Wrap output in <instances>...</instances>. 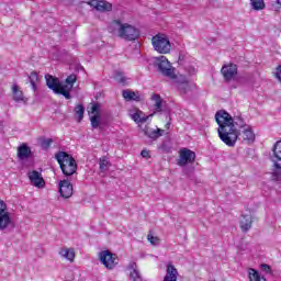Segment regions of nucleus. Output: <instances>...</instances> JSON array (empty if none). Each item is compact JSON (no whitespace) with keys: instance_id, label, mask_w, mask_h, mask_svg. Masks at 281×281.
Returning a JSON list of instances; mask_svg holds the SVG:
<instances>
[{"instance_id":"bb28decb","label":"nucleus","mask_w":281,"mask_h":281,"mask_svg":"<svg viewBox=\"0 0 281 281\" xmlns=\"http://www.w3.org/2000/svg\"><path fill=\"white\" fill-rule=\"evenodd\" d=\"M142 111L137 110L134 114H132V120L136 124H144V122H148V116H142Z\"/></svg>"},{"instance_id":"c756f323","label":"nucleus","mask_w":281,"mask_h":281,"mask_svg":"<svg viewBox=\"0 0 281 281\" xmlns=\"http://www.w3.org/2000/svg\"><path fill=\"white\" fill-rule=\"evenodd\" d=\"M75 115L78 116V122H82L85 119V106L82 104L76 105Z\"/></svg>"},{"instance_id":"dca6fc26","label":"nucleus","mask_w":281,"mask_h":281,"mask_svg":"<svg viewBox=\"0 0 281 281\" xmlns=\"http://www.w3.org/2000/svg\"><path fill=\"white\" fill-rule=\"evenodd\" d=\"M30 157H32V148H30L27 144L23 143L18 147V158L23 161L25 159H30Z\"/></svg>"},{"instance_id":"2f4dec72","label":"nucleus","mask_w":281,"mask_h":281,"mask_svg":"<svg viewBox=\"0 0 281 281\" xmlns=\"http://www.w3.org/2000/svg\"><path fill=\"white\" fill-rule=\"evenodd\" d=\"M52 144H54V139H52V138H43L41 140V148H43V150H49Z\"/></svg>"},{"instance_id":"f257e3e1","label":"nucleus","mask_w":281,"mask_h":281,"mask_svg":"<svg viewBox=\"0 0 281 281\" xmlns=\"http://www.w3.org/2000/svg\"><path fill=\"white\" fill-rule=\"evenodd\" d=\"M215 122L218 124V137L223 144L228 146V148H234V146H236L238 137H240V131H238V128L243 130L246 126H249L245 123L243 117L237 116L234 119L225 111L216 112ZM236 126L238 128H236Z\"/></svg>"},{"instance_id":"e433bc0d","label":"nucleus","mask_w":281,"mask_h":281,"mask_svg":"<svg viewBox=\"0 0 281 281\" xmlns=\"http://www.w3.org/2000/svg\"><path fill=\"white\" fill-rule=\"evenodd\" d=\"M147 240H149L150 245H159L160 239L157 236H153V234L147 235Z\"/></svg>"},{"instance_id":"aec40b11","label":"nucleus","mask_w":281,"mask_h":281,"mask_svg":"<svg viewBox=\"0 0 281 281\" xmlns=\"http://www.w3.org/2000/svg\"><path fill=\"white\" fill-rule=\"evenodd\" d=\"M272 161V172L271 179L272 181H281V160H271Z\"/></svg>"},{"instance_id":"a19ab883","label":"nucleus","mask_w":281,"mask_h":281,"mask_svg":"<svg viewBox=\"0 0 281 281\" xmlns=\"http://www.w3.org/2000/svg\"><path fill=\"white\" fill-rule=\"evenodd\" d=\"M278 5H281V0H277Z\"/></svg>"},{"instance_id":"f03ea898","label":"nucleus","mask_w":281,"mask_h":281,"mask_svg":"<svg viewBox=\"0 0 281 281\" xmlns=\"http://www.w3.org/2000/svg\"><path fill=\"white\" fill-rule=\"evenodd\" d=\"M45 80L50 91L57 95H64L66 100H71V89H74V85L78 82V77L74 74L68 76L65 80L66 85H63L58 78L52 75H46Z\"/></svg>"},{"instance_id":"7ed1b4c3","label":"nucleus","mask_w":281,"mask_h":281,"mask_svg":"<svg viewBox=\"0 0 281 281\" xmlns=\"http://www.w3.org/2000/svg\"><path fill=\"white\" fill-rule=\"evenodd\" d=\"M55 159L57 164H59V168L65 177H71L72 175H76V171L78 170V164L76 162L74 156L66 151H58L55 154Z\"/></svg>"},{"instance_id":"ddd939ff","label":"nucleus","mask_w":281,"mask_h":281,"mask_svg":"<svg viewBox=\"0 0 281 281\" xmlns=\"http://www.w3.org/2000/svg\"><path fill=\"white\" fill-rule=\"evenodd\" d=\"M27 177L31 181V184L34 186V188H45V179L41 175V172L36 170L29 171Z\"/></svg>"},{"instance_id":"393cba45","label":"nucleus","mask_w":281,"mask_h":281,"mask_svg":"<svg viewBox=\"0 0 281 281\" xmlns=\"http://www.w3.org/2000/svg\"><path fill=\"white\" fill-rule=\"evenodd\" d=\"M271 160L281 161V139L276 142L272 146V158Z\"/></svg>"},{"instance_id":"a211bd4d","label":"nucleus","mask_w":281,"mask_h":281,"mask_svg":"<svg viewBox=\"0 0 281 281\" xmlns=\"http://www.w3.org/2000/svg\"><path fill=\"white\" fill-rule=\"evenodd\" d=\"M122 27H124V24H122V22L120 20H113L109 24L108 31L110 32V34H116L120 38V36L122 34Z\"/></svg>"},{"instance_id":"ea45409f","label":"nucleus","mask_w":281,"mask_h":281,"mask_svg":"<svg viewBox=\"0 0 281 281\" xmlns=\"http://www.w3.org/2000/svg\"><path fill=\"white\" fill-rule=\"evenodd\" d=\"M262 271H266V273H271V266L263 263L261 265Z\"/></svg>"},{"instance_id":"2eb2a0df","label":"nucleus","mask_w":281,"mask_h":281,"mask_svg":"<svg viewBox=\"0 0 281 281\" xmlns=\"http://www.w3.org/2000/svg\"><path fill=\"white\" fill-rule=\"evenodd\" d=\"M179 278V271L172 263H167L166 276L162 281H177Z\"/></svg>"},{"instance_id":"0eeeda50","label":"nucleus","mask_w":281,"mask_h":281,"mask_svg":"<svg viewBox=\"0 0 281 281\" xmlns=\"http://www.w3.org/2000/svg\"><path fill=\"white\" fill-rule=\"evenodd\" d=\"M12 224V217H10V212H8V204L5 201L0 200V232L8 229Z\"/></svg>"},{"instance_id":"4468645a","label":"nucleus","mask_w":281,"mask_h":281,"mask_svg":"<svg viewBox=\"0 0 281 281\" xmlns=\"http://www.w3.org/2000/svg\"><path fill=\"white\" fill-rule=\"evenodd\" d=\"M239 137H241L246 144H254V142H256V134L249 125L239 132Z\"/></svg>"},{"instance_id":"cd10ccee","label":"nucleus","mask_w":281,"mask_h":281,"mask_svg":"<svg viewBox=\"0 0 281 281\" xmlns=\"http://www.w3.org/2000/svg\"><path fill=\"white\" fill-rule=\"evenodd\" d=\"M151 100H153V102H155V104H154L155 111H157L158 113H160V111H161V105L164 104V100L161 99V95H159V94H153V95H151Z\"/></svg>"},{"instance_id":"f8f14e48","label":"nucleus","mask_w":281,"mask_h":281,"mask_svg":"<svg viewBox=\"0 0 281 281\" xmlns=\"http://www.w3.org/2000/svg\"><path fill=\"white\" fill-rule=\"evenodd\" d=\"M59 194L63 199H71L74 196V184L69 180L59 181Z\"/></svg>"},{"instance_id":"c85d7f7f","label":"nucleus","mask_w":281,"mask_h":281,"mask_svg":"<svg viewBox=\"0 0 281 281\" xmlns=\"http://www.w3.org/2000/svg\"><path fill=\"white\" fill-rule=\"evenodd\" d=\"M30 85L33 91H36V83L38 82V74L36 71H32L29 76Z\"/></svg>"},{"instance_id":"f704fd0d","label":"nucleus","mask_w":281,"mask_h":281,"mask_svg":"<svg viewBox=\"0 0 281 281\" xmlns=\"http://www.w3.org/2000/svg\"><path fill=\"white\" fill-rule=\"evenodd\" d=\"M108 166H109V160L106 159V157H101L99 159V168H100V170H106Z\"/></svg>"},{"instance_id":"39448f33","label":"nucleus","mask_w":281,"mask_h":281,"mask_svg":"<svg viewBox=\"0 0 281 281\" xmlns=\"http://www.w3.org/2000/svg\"><path fill=\"white\" fill-rule=\"evenodd\" d=\"M156 63L162 76H166V78H170L171 80H175L177 78V75L175 74V69L166 56L161 55L157 57Z\"/></svg>"},{"instance_id":"4be33fe9","label":"nucleus","mask_w":281,"mask_h":281,"mask_svg":"<svg viewBox=\"0 0 281 281\" xmlns=\"http://www.w3.org/2000/svg\"><path fill=\"white\" fill-rule=\"evenodd\" d=\"M122 95L126 102H139L142 98L139 97V92H135L132 90H123Z\"/></svg>"},{"instance_id":"1a4fd4ad","label":"nucleus","mask_w":281,"mask_h":281,"mask_svg":"<svg viewBox=\"0 0 281 281\" xmlns=\"http://www.w3.org/2000/svg\"><path fill=\"white\" fill-rule=\"evenodd\" d=\"M196 161V153L192 149L181 148L179 150L178 166H188V164H194Z\"/></svg>"},{"instance_id":"4c0bfd02","label":"nucleus","mask_w":281,"mask_h":281,"mask_svg":"<svg viewBox=\"0 0 281 281\" xmlns=\"http://www.w3.org/2000/svg\"><path fill=\"white\" fill-rule=\"evenodd\" d=\"M274 78L281 82V65L276 68Z\"/></svg>"},{"instance_id":"9b49d317","label":"nucleus","mask_w":281,"mask_h":281,"mask_svg":"<svg viewBox=\"0 0 281 281\" xmlns=\"http://www.w3.org/2000/svg\"><path fill=\"white\" fill-rule=\"evenodd\" d=\"M88 4L97 9L98 12H111L113 10V4L105 0H90Z\"/></svg>"},{"instance_id":"58836bf2","label":"nucleus","mask_w":281,"mask_h":281,"mask_svg":"<svg viewBox=\"0 0 281 281\" xmlns=\"http://www.w3.org/2000/svg\"><path fill=\"white\" fill-rule=\"evenodd\" d=\"M142 157H144L145 159H150V151L143 149L140 151Z\"/></svg>"},{"instance_id":"c9c22d12","label":"nucleus","mask_w":281,"mask_h":281,"mask_svg":"<svg viewBox=\"0 0 281 281\" xmlns=\"http://www.w3.org/2000/svg\"><path fill=\"white\" fill-rule=\"evenodd\" d=\"M90 113L92 115H100V103H92L90 108Z\"/></svg>"},{"instance_id":"6ab92c4d","label":"nucleus","mask_w":281,"mask_h":281,"mask_svg":"<svg viewBox=\"0 0 281 281\" xmlns=\"http://www.w3.org/2000/svg\"><path fill=\"white\" fill-rule=\"evenodd\" d=\"M251 225H254V217L251 215H241L239 221L241 232L246 233L248 229H251Z\"/></svg>"},{"instance_id":"473e14b6","label":"nucleus","mask_w":281,"mask_h":281,"mask_svg":"<svg viewBox=\"0 0 281 281\" xmlns=\"http://www.w3.org/2000/svg\"><path fill=\"white\" fill-rule=\"evenodd\" d=\"M254 10H265V0H250Z\"/></svg>"},{"instance_id":"6e6552de","label":"nucleus","mask_w":281,"mask_h":281,"mask_svg":"<svg viewBox=\"0 0 281 281\" xmlns=\"http://www.w3.org/2000/svg\"><path fill=\"white\" fill-rule=\"evenodd\" d=\"M119 38H123L124 41H137V38H139V30L125 23L123 24V27H121V35Z\"/></svg>"},{"instance_id":"9d476101","label":"nucleus","mask_w":281,"mask_h":281,"mask_svg":"<svg viewBox=\"0 0 281 281\" xmlns=\"http://www.w3.org/2000/svg\"><path fill=\"white\" fill-rule=\"evenodd\" d=\"M221 74L226 82H232L238 76V66L233 63L225 64L221 69Z\"/></svg>"},{"instance_id":"b1692460","label":"nucleus","mask_w":281,"mask_h":281,"mask_svg":"<svg viewBox=\"0 0 281 281\" xmlns=\"http://www.w3.org/2000/svg\"><path fill=\"white\" fill-rule=\"evenodd\" d=\"M59 254L66 258V260H69V262H74V260H76V251L74 248H63Z\"/></svg>"},{"instance_id":"412c9836","label":"nucleus","mask_w":281,"mask_h":281,"mask_svg":"<svg viewBox=\"0 0 281 281\" xmlns=\"http://www.w3.org/2000/svg\"><path fill=\"white\" fill-rule=\"evenodd\" d=\"M130 269V280L132 281H142V273H139V270H137V263L131 262L128 266Z\"/></svg>"},{"instance_id":"f3484780","label":"nucleus","mask_w":281,"mask_h":281,"mask_svg":"<svg viewBox=\"0 0 281 281\" xmlns=\"http://www.w3.org/2000/svg\"><path fill=\"white\" fill-rule=\"evenodd\" d=\"M143 133L146 135V137H149V139H159V137L164 135V130H153L146 125L145 128H143Z\"/></svg>"},{"instance_id":"20e7f679","label":"nucleus","mask_w":281,"mask_h":281,"mask_svg":"<svg viewBox=\"0 0 281 281\" xmlns=\"http://www.w3.org/2000/svg\"><path fill=\"white\" fill-rule=\"evenodd\" d=\"M151 45L155 52H158V54H170V49L172 48V46L170 45V40H168V36L161 33L153 36Z\"/></svg>"},{"instance_id":"5701e85b","label":"nucleus","mask_w":281,"mask_h":281,"mask_svg":"<svg viewBox=\"0 0 281 281\" xmlns=\"http://www.w3.org/2000/svg\"><path fill=\"white\" fill-rule=\"evenodd\" d=\"M12 93L14 102H25V95H23V91L18 85L12 86Z\"/></svg>"},{"instance_id":"72a5a7b5","label":"nucleus","mask_w":281,"mask_h":281,"mask_svg":"<svg viewBox=\"0 0 281 281\" xmlns=\"http://www.w3.org/2000/svg\"><path fill=\"white\" fill-rule=\"evenodd\" d=\"M92 128H98L100 126V114H93L90 117Z\"/></svg>"},{"instance_id":"7c9ffc66","label":"nucleus","mask_w":281,"mask_h":281,"mask_svg":"<svg viewBox=\"0 0 281 281\" xmlns=\"http://www.w3.org/2000/svg\"><path fill=\"white\" fill-rule=\"evenodd\" d=\"M114 80L119 82V85H126V77H124V74L120 70L115 72Z\"/></svg>"},{"instance_id":"a878e982","label":"nucleus","mask_w":281,"mask_h":281,"mask_svg":"<svg viewBox=\"0 0 281 281\" xmlns=\"http://www.w3.org/2000/svg\"><path fill=\"white\" fill-rule=\"evenodd\" d=\"M248 278L250 281H267V279L265 277L260 276V272L254 268H250L248 270Z\"/></svg>"},{"instance_id":"79ce46f5","label":"nucleus","mask_w":281,"mask_h":281,"mask_svg":"<svg viewBox=\"0 0 281 281\" xmlns=\"http://www.w3.org/2000/svg\"><path fill=\"white\" fill-rule=\"evenodd\" d=\"M186 85H188V81H184Z\"/></svg>"},{"instance_id":"423d86ee","label":"nucleus","mask_w":281,"mask_h":281,"mask_svg":"<svg viewBox=\"0 0 281 281\" xmlns=\"http://www.w3.org/2000/svg\"><path fill=\"white\" fill-rule=\"evenodd\" d=\"M99 260L105 269L110 271L113 270L114 267H117V255L111 252V250H103L99 252Z\"/></svg>"}]
</instances>
